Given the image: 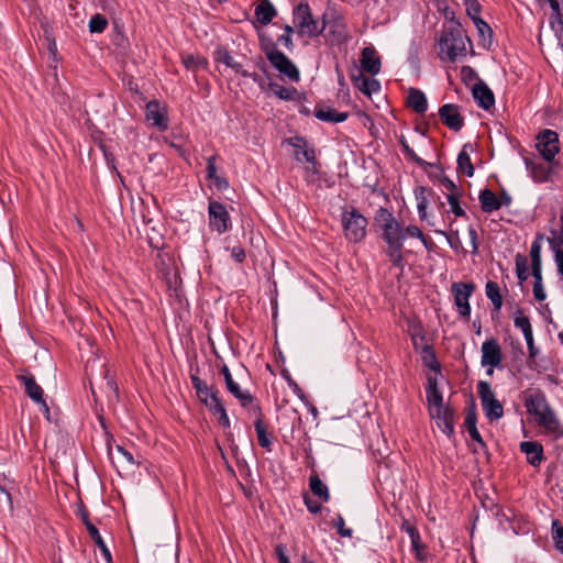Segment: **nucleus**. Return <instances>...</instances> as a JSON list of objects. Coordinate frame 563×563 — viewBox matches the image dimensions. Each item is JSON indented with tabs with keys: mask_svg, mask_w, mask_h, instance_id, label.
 <instances>
[{
	"mask_svg": "<svg viewBox=\"0 0 563 563\" xmlns=\"http://www.w3.org/2000/svg\"><path fill=\"white\" fill-rule=\"evenodd\" d=\"M466 13L473 20V22L477 21V19H482L479 16L482 11V5L477 0H466Z\"/></svg>",
	"mask_w": 563,
	"mask_h": 563,
	"instance_id": "obj_51",
	"label": "nucleus"
},
{
	"mask_svg": "<svg viewBox=\"0 0 563 563\" xmlns=\"http://www.w3.org/2000/svg\"><path fill=\"white\" fill-rule=\"evenodd\" d=\"M231 257L238 263H243L246 257L245 250L241 246H233L231 249Z\"/></svg>",
	"mask_w": 563,
	"mask_h": 563,
	"instance_id": "obj_61",
	"label": "nucleus"
},
{
	"mask_svg": "<svg viewBox=\"0 0 563 563\" xmlns=\"http://www.w3.org/2000/svg\"><path fill=\"white\" fill-rule=\"evenodd\" d=\"M477 393L481 398L482 408L489 421L498 420L503 417L504 409L501 402L495 397L490 384L479 380Z\"/></svg>",
	"mask_w": 563,
	"mask_h": 563,
	"instance_id": "obj_8",
	"label": "nucleus"
},
{
	"mask_svg": "<svg viewBox=\"0 0 563 563\" xmlns=\"http://www.w3.org/2000/svg\"><path fill=\"white\" fill-rule=\"evenodd\" d=\"M476 286L473 282L464 283L456 282L451 285V292L454 297V305L457 308L459 314L468 320L471 316L470 297L474 294Z\"/></svg>",
	"mask_w": 563,
	"mask_h": 563,
	"instance_id": "obj_11",
	"label": "nucleus"
},
{
	"mask_svg": "<svg viewBox=\"0 0 563 563\" xmlns=\"http://www.w3.org/2000/svg\"><path fill=\"white\" fill-rule=\"evenodd\" d=\"M527 412L536 422H556L553 411L550 409L545 396L538 391L529 395L525 400Z\"/></svg>",
	"mask_w": 563,
	"mask_h": 563,
	"instance_id": "obj_10",
	"label": "nucleus"
},
{
	"mask_svg": "<svg viewBox=\"0 0 563 563\" xmlns=\"http://www.w3.org/2000/svg\"><path fill=\"white\" fill-rule=\"evenodd\" d=\"M18 379L24 385L25 394L40 406V410L44 413L45 419L48 422H57L59 420L60 411L58 408H55L53 413L51 412V408L43 397L44 391L35 382L34 376L30 373H25L18 376Z\"/></svg>",
	"mask_w": 563,
	"mask_h": 563,
	"instance_id": "obj_6",
	"label": "nucleus"
},
{
	"mask_svg": "<svg viewBox=\"0 0 563 563\" xmlns=\"http://www.w3.org/2000/svg\"><path fill=\"white\" fill-rule=\"evenodd\" d=\"M373 225L379 238L387 244L384 250L393 266L404 269L402 249L405 242V232L402 224L386 208L379 207L374 216Z\"/></svg>",
	"mask_w": 563,
	"mask_h": 563,
	"instance_id": "obj_1",
	"label": "nucleus"
},
{
	"mask_svg": "<svg viewBox=\"0 0 563 563\" xmlns=\"http://www.w3.org/2000/svg\"><path fill=\"white\" fill-rule=\"evenodd\" d=\"M474 152V146L471 143H466L462 146L461 152L457 155V173H461L467 177H472L474 175V166L471 162V153Z\"/></svg>",
	"mask_w": 563,
	"mask_h": 563,
	"instance_id": "obj_22",
	"label": "nucleus"
},
{
	"mask_svg": "<svg viewBox=\"0 0 563 563\" xmlns=\"http://www.w3.org/2000/svg\"><path fill=\"white\" fill-rule=\"evenodd\" d=\"M421 360L424 366L434 371L435 373L441 372V364L437 358L434 349L432 345L426 344L421 350Z\"/></svg>",
	"mask_w": 563,
	"mask_h": 563,
	"instance_id": "obj_33",
	"label": "nucleus"
},
{
	"mask_svg": "<svg viewBox=\"0 0 563 563\" xmlns=\"http://www.w3.org/2000/svg\"><path fill=\"white\" fill-rule=\"evenodd\" d=\"M361 66L372 76L380 71L382 62L374 47H364L361 52Z\"/></svg>",
	"mask_w": 563,
	"mask_h": 563,
	"instance_id": "obj_19",
	"label": "nucleus"
},
{
	"mask_svg": "<svg viewBox=\"0 0 563 563\" xmlns=\"http://www.w3.org/2000/svg\"><path fill=\"white\" fill-rule=\"evenodd\" d=\"M439 168L442 169L441 167ZM440 184L449 191L446 195L462 196V190L443 174V170H441Z\"/></svg>",
	"mask_w": 563,
	"mask_h": 563,
	"instance_id": "obj_50",
	"label": "nucleus"
},
{
	"mask_svg": "<svg viewBox=\"0 0 563 563\" xmlns=\"http://www.w3.org/2000/svg\"><path fill=\"white\" fill-rule=\"evenodd\" d=\"M439 117L441 122L454 132H459L464 126V118L457 104H443L439 109Z\"/></svg>",
	"mask_w": 563,
	"mask_h": 563,
	"instance_id": "obj_15",
	"label": "nucleus"
},
{
	"mask_svg": "<svg viewBox=\"0 0 563 563\" xmlns=\"http://www.w3.org/2000/svg\"><path fill=\"white\" fill-rule=\"evenodd\" d=\"M254 13L262 25H267L277 15V10L269 0H260Z\"/></svg>",
	"mask_w": 563,
	"mask_h": 563,
	"instance_id": "obj_26",
	"label": "nucleus"
},
{
	"mask_svg": "<svg viewBox=\"0 0 563 563\" xmlns=\"http://www.w3.org/2000/svg\"><path fill=\"white\" fill-rule=\"evenodd\" d=\"M426 396L431 418L443 422H452L453 411L443 405L441 391H427Z\"/></svg>",
	"mask_w": 563,
	"mask_h": 563,
	"instance_id": "obj_13",
	"label": "nucleus"
},
{
	"mask_svg": "<svg viewBox=\"0 0 563 563\" xmlns=\"http://www.w3.org/2000/svg\"><path fill=\"white\" fill-rule=\"evenodd\" d=\"M268 62L276 70L287 76L290 80L299 81L300 73L298 68L283 52L268 54Z\"/></svg>",
	"mask_w": 563,
	"mask_h": 563,
	"instance_id": "obj_14",
	"label": "nucleus"
},
{
	"mask_svg": "<svg viewBox=\"0 0 563 563\" xmlns=\"http://www.w3.org/2000/svg\"><path fill=\"white\" fill-rule=\"evenodd\" d=\"M551 530L555 549L563 553V526L559 520H553Z\"/></svg>",
	"mask_w": 563,
	"mask_h": 563,
	"instance_id": "obj_44",
	"label": "nucleus"
},
{
	"mask_svg": "<svg viewBox=\"0 0 563 563\" xmlns=\"http://www.w3.org/2000/svg\"><path fill=\"white\" fill-rule=\"evenodd\" d=\"M552 251L554 253V261L558 266V272L563 276V249Z\"/></svg>",
	"mask_w": 563,
	"mask_h": 563,
	"instance_id": "obj_63",
	"label": "nucleus"
},
{
	"mask_svg": "<svg viewBox=\"0 0 563 563\" xmlns=\"http://www.w3.org/2000/svg\"><path fill=\"white\" fill-rule=\"evenodd\" d=\"M352 81L358 87V89L366 96H371L373 92H377L380 88L379 81L376 79H368L362 73L357 76H352Z\"/></svg>",
	"mask_w": 563,
	"mask_h": 563,
	"instance_id": "obj_31",
	"label": "nucleus"
},
{
	"mask_svg": "<svg viewBox=\"0 0 563 563\" xmlns=\"http://www.w3.org/2000/svg\"><path fill=\"white\" fill-rule=\"evenodd\" d=\"M333 527L336 529V532L341 537H352V529L345 527L344 519L341 515H338L336 518L333 520Z\"/></svg>",
	"mask_w": 563,
	"mask_h": 563,
	"instance_id": "obj_54",
	"label": "nucleus"
},
{
	"mask_svg": "<svg viewBox=\"0 0 563 563\" xmlns=\"http://www.w3.org/2000/svg\"><path fill=\"white\" fill-rule=\"evenodd\" d=\"M314 117L323 122L340 123L347 119V112H338L331 107L317 106L314 109Z\"/></svg>",
	"mask_w": 563,
	"mask_h": 563,
	"instance_id": "obj_23",
	"label": "nucleus"
},
{
	"mask_svg": "<svg viewBox=\"0 0 563 563\" xmlns=\"http://www.w3.org/2000/svg\"><path fill=\"white\" fill-rule=\"evenodd\" d=\"M485 292L487 298L492 301L495 310H500L503 306V296L499 286L496 282L489 280L486 283Z\"/></svg>",
	"mask_w": 563,
	"mask_h": 563,
	"instance_id": "obj_35",
	"label": "nucleus"
},
{
	"mask_svg": "<svg viewBox=\"0 0 563 563\" xmlns=\"http://www.w3.org/2000/svg\"><path fill=\"white\" fill-rule=\"evenodd\" d=\"M411 541V548L415 551L416 559L420 562L424 560V558L421 555V552L424 550V545L421 543V538L418 536V539H410Z\"/></svg>",
	"mask_w": 563,
	"mask_h": 563,
	"instance_id": "obj_58",
	"label": "nucleus"
},
{
	"mask_svg": "<svg viewBox=\"0 0 563 563\" xmlns=\"http://www.w3.org/2000/svg\"><path fill=\"white\" fill-rule=\"evenodd\" d=\"M309 489L321 503H328L330 500L328 486L321 481L314 471L309 476Z\"/></svg>",
	"mask_w": 563,
	"mask_h": 563,
	"instance_id": "obj_25",
	"label": "nucleus"
},
{
	"mask_svg": "<svg viewBox=\"0 0 563 563\" xmlns=\"http://www.w3.org/2000/svg\"><path fill=\"white\" fill-rule=\"evenodd\" d=\"M525 164L530 172L531 177L536 183H545L550 180L555 165H545L543 163H534L532 159L526 157Z\"/></svg>",
	"mask_w": 563,
	"mask_h": 563,
	"instance_id": "obj_21",
	"label": "nucleus"
},
{
	"mask_svg": "<svg viewBox=\"0 0 563 563\" xmlns=\"http://www.w3.org/2000/svg\"><path fill=\"white\" fill-rule=\"evenodd\" d=\"M209 228L219 234L225 233L231 228V217L225 206L213 199L208 203Z\"/></svg>",
	"mask_w": 563,
	"mask_h": 563,
	"instance_id": "obj_12",
	"label": "nucleus"
},
{
	"mask_svg": "<svg viewBox=\"0 0 563 563\" xmlns=\"http://www.w3.org/2000/svg\"><path fill=\"white\" fill-rule=\"evenodd\" d=\"M288 142L296 148L306 150L308 147L307 140L302 136H295L294 139H289Z\"/></svg>",
	"mask_w": 563,
	"mask_h": 563,
	"instance_id": "obj_64",
	"label": "nucleus"
},
{
	"mask_svg": "<svg viewBox=\"0 0 563 563\" xmlns=\"http://www.w3.org/2000/svg\"><path fill=\"white\" fill-rule=\"evenodd\" d=\"M401 530L408 533L410 539H418V536H420L418 529L410 525L407 520H405L401 525Z\"/></svg>",
	"mask_w": 563,
	"mask_h": 563,
	"instance_id": "obj_62",
	"label": "nucleus"
},
{
	"mask_svg": "<svg viewBox=\"0 0 563 563\" xmlns=\"http://www.w3.org/2000/svg\"><path fill=\"white\" fill-rule=\"evenodd\" d=\"M548 238L551 250L563 249V212L560 214V229H552Z\"/></svg>",
	"mask_w": 563,
	"mask_h": 563,
	"instance_id": "obj_38",
	"label": "nucleus"
},
{
	"mask_svg": "<svg viewBox=\"0 0 563 563\" xmlns=\"http://www.w3.org/2000/svg\"><path fill=\"white\" fill-rule=\"evenodd\" d=\"M536 147L545 162L558 165L555 155L560 152V141L555 131L550 129L540 131L537 135Z\"/></svg>",
	"mask_w": 563,
	"mask_h": 563,
	"instance_id": "obj_9",
	"label": "nucleus"
},
{
	"mask_svg": "<svg viewBox=\"0 0 563 563\" xmlns=\"http://www.w3.org/2000/svg\"><path fill=\"white\" fill-rule=\"evenodd\" d=\"M111 43L120 48H125L129 45V40L124 35L123 26L118 22H113V33L111 35Z\"/></svg>",
	"mask_w": 563,
	"mask_h": 563,
	"instance_id": "obj_41",
	"label": "nucleus"
},
{
	"mask_svg": "<svg viewBox=\"0 0 563 563\" xmlns=\"http://www.w3.org/2000/svg\"><path fill=\"white\" fill-rule=\"evenodd\" d=\"M516 274L520 283L526 282L529 277V265L526 255L518 253L515 257Z\"/></svg>",
	"mask_w": 563,
	"mask_h": 563,
	"instance_id": "obj_37",
	"label": "nucleus"
},
{
	"mask_svg": "<svg viewBox=\"0 0 563 563\" xmlns=\"http://www.w3.org/2000/svg\"><path fill=\"white\" fill-rule=\"evenodd\" d=\"M268 87L282 100H306V93L299 92L295 87L286 88L276 82H269Z\"/></svg>",
	"mask_w": 563,
	"mask_h": 563,
	"instance_id": "obj_28",
	"label": "nucleus"
},
{
	"mask_svg": "<svg viewBox=\"0 0 563 563\" xmlns=\"http://www.w3.org/2000/svg\"><path fill=\"white\" fill-rule=\"evenodd\" d=\"M460 198L461 196L455 195H446V200L451 207V211L454 213L455 217L464 218L466 217V212L460 205Z\"/></svg>",
	"mask_w": 563,
	"mask_h": 563,
	"instance_id": "obj_48",
	"label": "nucleus"
},
{
	"mask_svg": "<svg viewBox=\"0 0 563 563\" xmlns=\"http://www.w3.org/2000/svg\"><path fill=\"white\" fill-rule=\"evenodd\" d=\"M198 371L199 368L197 366L196 373L190 374V380L199 400L218 418V422H230L223 402L219 398L218 389L214 386H208L201 380L198 376Z\"/></svg>",
	"mask_w": 563,
	"mask_h": 563,
	"instance_id": "obj_3",
	"label": "nucleus"
},
{
	"mask_svg": "<svg viewBox=\"0 0 563 563\" xmlns=\"http://www.w3.org/2000/svg\"><path fill=\"white\" fill-rule=\"evenodd\" d=\"M407 106L419 114L424 113L428 109L426 95L417 88H410L407 97Z\"/></svg>",
	"mask_w": 563,
	"mask_h": 563,
	"instance_id": "obj_27",
	"label": "nucleus"
},
{
	"mask_svg": "<svg viewBox=\"0 0 563 563\" xmlns=\"http://www.w3.org/2000/svg\"><path fill=\"white\" fill-rule=\"evenodd\" d=\"M108 26V20L100 13L93 14L88 23L90 33H102Z\"/></svg>",
	"mask_w": 563,
	"mask_h": 563,
	"instance_id": "obj_42",
	"label": "nucleus"
},
{
	"mask_svg": "<svg viewBox=\"0 0 563 563\" xmlns=\"http://www.w3.org/2000/svg\"><path fill=\"white\" fill-rule=\"evenodd\" d=\"M543 239L544 235L542 233H537L530 249L531 264H541V241Z\"/></svg>",
	"mask_w": 563,
	"mask_h": 563,
	"instance_id": "obj_45",
	"label": "nucleus"
},
{
	"mask_svg": "<svg viewBox=\"0 0 563 563\" xmlns=\"http://www.w3.org/2000/svg\"><path fill=\"white\" fill-rule=\"evenodd\" d=\"M465 426L467 427V432L470 434L471 440L477 444V448L475 446L473 449V451L475 453H477L479 451L486 452V450H487L486 443L484 442L479 431L477 430L476 424H465Z\"/></svg>",
	"mask_w": 563,
	"mask_h": 563,
	"instance_id": "obj_43",
	"label": "nucleus"
},
{
	"mask_svg": "<svg viewBox=\"0 0 563 563\" xmlns=\"http://www.w3.org/2000/svg\"><path fill=\"white\" fill-rule=\"evenodd\" d=\"M214 62L221 63L231 68L234 73L240 74L243 71L242 64L236 62L230 54L228 48L219 46L214 52Z\"/></svg>",
	"mask_w": 563,
	"mask_h": 563,
	"instance_id": "obj_30",
	"label": "nucleus"
},
{
	"mask_svg": "<svg viewBox=\"0 0 563 563\" xmlns=\"http://www.w3.org/2000/svg\"><path fill=\"white\" fill-rule=\"evenodd\" d=\"M88 533L91 538V540L95 542V544L99 548L102 556L107 561V563H111L112 558L110 550L108 549L107 544L104 543L101 534L99 533V530L96 526L88 527Z\"/></svg>",
	"mask_w": 563,
	"mask_h": 563,
	"instance_id": "obj_34",
	"label": "nucleus"
},
{
	"mask_svg": "<svg viewBox=\"0 0 563 563\" xmlns=\"http://www.w3.org/2000/svg\"><path fill=\"white\" fill-rule=\"evenodd\" d=\"M501 349L495 338L482 344V366L499 367L501 364Z\"/></svg>",
	"mask_w": 563,
	"mask_h": 563,
	"instance_id": "obj_16",
	"label": "nucleus"
},
{
	"mask_svg": "<svg viewBox=\"0 0 563 563\" xmlns=\"http://www.w3.org/2000/svg\"><path fill=\"white\" fill-rule=\"evenodd\" d=\"M465 40L471 43L467 36H463L460 22L444 26L439 38V57L442 62L454 63L457 57L466 55Z\"/></svg>",
	"mask_w": 563,
	"mask_h": 563,
	"instance_id": "obj_2",
	"label": "nucleus"
},
{
	"mask_svg": "<svg viewBox=\"0 0 563 563\" xmlns=\"http://www.w3.org/2000/svg\"><path fill=\"white\" fill-rule=\"evenodd\" d=\"M184 65L188 69H195L198 67L205 68L208 65V62L203 57H195L192 55L186 56L184 59Z\"/></svg>",
	"mask_w": 563,
	"mask_h": 563,
	"instance_id": "obj_53",
	"label": "nucleus"
},
{
	"mask_svg": "<svg viewBox=\"0 0 563 563\" xmlns=\"http://www.w3.org/2000/svg\"><path fill=\"white\" fill-rule=\"evenodd\" d=\"M255 431L257 434L258 444L266 449L268 452L272 451V434L267 430V424H255Z\"/></svg>",
	"mask_w": 563,
	"mask_h": 563,
	"instance_id": "obj_39",
	"label": "nucleus"
},
{
	"mask_svg": "<svg viewBox=\"0 0 563 563\" xmlns=\"http://www.w3.org/2000/svg\"><path fill=\"white\" fill-rule=\"evenodd\" d=\"M258 37L261 49L265 53L267 59L268 54L273 52H279L276 47L277 43L274 42L271 37L266 36L265 34H260Z\"/></svg>",
	"mask_w": 563,
	"mask_h": 563,
	"instance_id": "obj_49",
	"label": "nucleus"
},
{
	"mask_svg": "<svg viewBox=\"0 0 563 563\" xmlns=\"http://www.w3.org/2000/svg\"><path fill=\"white\" fill-rule=\"evenodd\" d=\"M402 148V153L406 157L407 161H411L413 163H416L418 166L422 167V168H427V167H432L433 164L431 163H428L426 162L424 159H422L421 157H419L416 152L409 146V144H407L405 147H401Z\"/></svg>",
	"mask_w": 563,
	"mask_h": 563,
	"instance_id": "obj_46",
	"label": "nucleus"
},
{
	"mask_svg": "<svg viewBox=\"0 0 563 563\" xmlns=\"http://www.w3.org/2000/svg\"><path fill=\"white\" fill-rule=\"evenodd\" d=\"M432 194H433L432 189L423 187V186H418L415 189V196H416V199L418 200L417 209H418L420 220H424L427 218V208H428V203H429L428 197Z\"/></svg>",
	"mask_w": 563,
	"mask_h": 563,
	"instance_id": "obj_32",
	"label": "nucleus"
},
{
	"mask_svg": "<svg viewBox=\"0 0 563 563\" xmlns=\"http://www.w3.org/2000/svg\"><path fill=\"white\" fill-rule=\"evenodd\" d=\"M474 24H475V26L478 31V34L482 38L481 45L485 48H489V46L492 45V42H493L492 27L488 25V23H486L482 19H477V21H475Z\"/></svg>",
	"mask_w": 563,
	"mask_h": 563,
	"instance_id": "obj_36",
	"label": "nucleus"
},
{
	"mask_svg": "<svg viewBox=\"0 0 563 563\" xmlns=\"http://www.w3.org/2000/svg\"><path fill=\"white\" fill-rule=\"evenodd\" d=\"M102 388L108 393L109 398L119 399V387L114 378L110 375L109 369L103 371V384Z\"/></svg>",
	"mask_w": 563,
	"mask_h": 563,
	"instance_id": "obj_40",
	"label": "nucleus"
},
{
	"mask_svg": "<svg viewBox=\"0 0 563 563\" xmlns=\"http://www.w3.org/2000/svg\"><path fill=\"white\" fill-rule=\"evenodd\" d=\"M514 324L516 328H519L522 332L532 329L529 318L526 317L523 314V311L520 309L517 310L515 314Z\"/></svg>",
	"mask_w": 563,
	"mask_h": 563,
	"instance_id": "obj_52",
	"label": "nucleus"
},
{
	"mask_svg": "<svg viewBox=\"0 0 563 563\" xmlns=\"http://www.w3.org/2000/svg\"><path fill=\"white\" fill-rule=\"evenodd\" d=\"M303 503L311 514H319L322 510V503L313 500L308 494L303 495Z\"/></svg>",
	"mask_w": 563,
	"mask_h": 563,
	"instance_id": "obj_56",
	"label": "nucleus"
},
{
	"mask_svg": "<svg viewBox=\"0 0 563 563\" xmlns=\"http://www.w3.org/2000/svg\"><path fill=\"white\" fill-rule=\"evenodd\" d=\"M478 200L481 202V209L485 213H492L500 209L498 196L488 188H484L479 191Z\"/></svg>",
	"mask_w": 563,
	"mask_h": 563,
	"instance_id": "obj_29",
	"label": "nucleus"
},
{
	"mask_svg": "<svg viewBox=\"0 0 563 563\" xmlns=\"http://www.w3.org/2000/svg\"><path fill=\"white\" fill-rule=\"evenodd\" d=\"M330 32L333 34L338 43H342L346 40L345 27L339 22H335L333 25H331Z\"/></svg>",
	"mask_w": 563,
	"mask_h": 563,
	"instance_id": "obj_55",
	"label": "nucleus"
},
{
	"mask_svg": "<svg viewBox=\"0 0 563 563\" xmlns=\"http://www.w3.org/2000/svg\"><path fill=\"white\" fill-rule=\"evenodd\" d=\"M217 158H218L217 155H212V156L208 157V159H207V167H206L207 179L211 180L218 190H225L229 187V181L225 177L219 176L217 174V166H216Z\"/></svg>",
	"mask_w": 563,
	"mask_h": 563,
	"instance_id": "obj_24",
	"label": "nucleus"
},
{
	"mask_svg": "<svg viewBox=\"0 0 563 563\" xmlns=\"http://www.w3.org/2000/svg\"><path fill=\"white\" fill-rule=\"evenodd\" d=\"M461 77H462V80L465 84H470V82H472L473 80H476V79L478 80L477 73L471 66H463L461 68Z\"/></svg>",
	"mask_w": 563,
	"mask_h": 563,
	"instance_id": "obj_57",
	"label": "nucleus"
},
{
	"mask_svg": "<svg viewBox=\"0 0 563 563\" xmlns=\"http://www.w3.org/2000/svg\"><path fill=\"white\" fill-rule=\"evenodd\" d=\"M368 220L356 208H346L342 212V228L345 238L353 243L363 241L366 236Z\"/></svg>",
	"mask_w": 563,
	"mask_h": 563,
	"instance_id": "obj_5",
	"label": "nucleus"
},
{
	"mask_svg": "<svg viewBox=\"0 0 563 563\" xmlns=\"http://www.w3.org/2000/svg\"><path fill=\"white\" fill-rule=\"evenodd\" d=\"M404 232H405V239L407 236L416 238V239L423 238V232L417 225H412V224L408 225V227L404 228Z\"/></svg>",
	"mask_w": 563,
	"mask_h": 563,
	"instance_id": "obj_59",
	"label": "nucleus"
},
{
	"mask_svg": "<svg viewBox=\"0 0 563 563\" xmlns=\"http://www.w3.org/2000/svg\"><path fill=\"white\" fill-rule=\"evenodd\" d=\"M519 448L526 455L527 462L532 466H539L544 460L543 446L537 441H523Z\"/></svg>",
	"mask_w": 563,
	"mask_h": 563,
	"instance_id": "obj_20",
	"label": "nucleus"
},
{
	"mask_svg": "<svg viewBox=\"0 0 563 563\" xmlns=\"http://www.w3.org/2000/svg\"><path fill=\"white\" fill-rule=\"evenodd\" d=\"M472 95L478 107L489 110L495 104V96L492 89L481 79L474 84Z\"/></svg>",
	"mask_w": 563,
	"mask_h": 563,
	"instance_id": "obj_17",
	"label": "nucleus"
},
{
	"mask_svg": "<svg viewBox=\"0 0 563 563\" xmlns=\"http://www.w3.org/2000/svg\"><path fill=\"white\" fill-rule=\"evenodd\" d=\"M294 24L298 30L300 36H308L310 38L317 37L323 33L327 26L325 14L322 16L320 24L313 19L310 7L307 2H300L294 8Z\"/></svg>",
	"mask_w": 563,
	"mask_h": 563,
	"instance_id": "obj_4",
	"label": "nucleus"
},
{
	"mask_svg": "<svg viewBox=\"0 0 563 563\" xmlns=\"http://www.w3.org/2000/svg\"><path fill=\"white\" fill-rule=\"evenodd\" d=\"M540 2H548L550 4L555 16V23L559 25V30H563V13L559 0H541ZM551 24L554 27V22Z\"/></svg>",
	"mask_w": 563,
	"mask_h": 563,
	"instance_id": "obj_47",
	"label": "nucleus"
},
{
	"mask_svg": "<svg viewBox=\"0 0 563 563\" xmlns=\"http://www.w3.org/2000/svg\"><path fill=\"white\" fill-rule=\"evenodd\" d=\"M227 389L239 400L241 407L246 411L249 420L252 422H263L258 401L249 390L242 389L236 382L228 385Z\"/></svg>",
	"mask_w": 563,
	"mask_h": 563,
	"instance_id": "obj_7",
	"label": "nucleus"
},
{
	"mask_svg": "<svg viewBox=\"0 0 563 563\" xmlns=\"http://www.w3.org/2000/svg\"><path fill=\"white\" fill-rule=\"evenodd\" d=\"M275 554L278 560V563H290L288 556L286 555V547L282 543L275 547Z\"/></svg>",
	"mask_w": 563,
	"mask_h": 563,
	"instance_id": "obj_60",
	"label": "nucleus"
},
{
	"mask_svg": "<svg viewBox=\"0 0 563 563\" xmlns=\"http://www.w3.org/2000/svg\"><path fill=\"white\" fill-rule=\"evenodd\" d=\"M146 120L158 128L161 131L168 129V118L166 111L161 108L159 102L152 100L146 104Z\"/></svg>",
	"mask_w": 563,
	"mask_h": 563,
	"instance_id": "obj_18",
	"label": "nucleus"
}]
</instances>
